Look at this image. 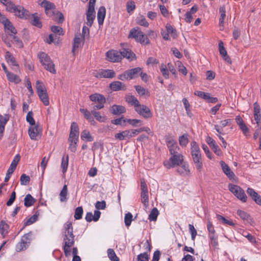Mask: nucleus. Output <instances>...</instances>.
Wrapping results in <instances>:
<instances>
[{
    "mask_svg": "<svg viewBox=\"0 0 261 261\" xmlns=\"http://www.w3.org/2000/svg\"><path fill=\"white\" fill-rule=\"evenodd\" d=\"M65 235L64 238L63 250L65 255L67 257L70 255V247L74 244V235L71 222H67L65 224Z\"/></svg>",
    "mask_w": 261,
    "mask_h": 261,
    "instance_id": "f257e3e1",
    "label": "nucleus"
},
{
    "mask_svg": "<svg viewBox=\"0 0 261 261\" xmlns=\"http://www.w3.org/2000/svg\"><path fill=\"white\" fill-rule=\"evenodd\" d=\"M5 6L7 11L14 13L16 16L20 18L28 19L30 15L29 12L22 6H16L11 1L8 2Z\"/></svg>",
    "mask_w": 261,
    "mask_h": 261,
    "instance_id": "f03ea898",
    "label": "nucleus"
},
{
    "mask_svg": "<svg viewBox=\"0 0 261 261\" xmlns=\"http://www.w3.org/2000/svg\"><path fill=\"white\" fill-rule=\"evenodd\" d=\"M191 153L197 169L200 171L202 168L201 152L199 146L195 141L191 143Z\"/></svg>",
    "mask_w": 261,
    "mask_h": 261,
    "instance_id": "7ed1b4c3",
    "label": "nucleus"
},
{
    "mask_svg": "<svg viewBox=\"0 0 261 261\" xmlns=\"http://www.w3.org/2000/svg\"><path fill=\"white\" fill-rule=\"evenodd\" d=\"M39 61L44 68L52 73H56L55 65L49 56L44 53H40L38 55Z\"/></svg>",
    "mask_w": 261,
    "mask_h": 261,
    "instance_id": "20e7f679",
    "label": "nucleus"
},
{
    "mask_svg": "<svg viewBox=\"0 0 261 261\" xmlns=\"http://www.w3.org/2000/svg\"><path fill=\"white\" fill-rule=\"evenodd\" d=\"M229 190L239 200L243 202L247 201V196L244 191L239 186L230 184L228 186Z\"/></svg>",
    "mask_w": 261,
    "mask_h": 261,
    "instance_id": "39448f33",
    "label": "nucleus"
},
{
    "mask_svg": "<svg viewBox=\"0 0 261 261\" xmlns=\"http://www.w3.org/2000/svg\"><path fill=\"white\" fill-rule=\"evenodd\" d=\"M184 160L183 155L177 153L172 155V156L164 162V166L168 169L173 167L175 166H179Z\"/></svg>",
    "mask_w": 261,
    "mask_h": 261,
    "instance_id": "423d86ee",
    "label": "nucleus"
},
{
    "mask_svg": "<svg viewBox=\"0 0 261 261\" xmlns=\"http://www.w3.org/2000/svg\"><path fill=\"white\" fill-rule=\"evenodd\" d=\"M90 100L94 102L95 105L93 109L94 110H98L104 107V104L106 102V98L101 94L98 93H94L89 96Z\"/></svg>",
    "mask_w": 261,
    "mask_h": 261,
    "instance_id": "0eeeda50",
    "label": "nucleus"
},
{
    "mask_svg": "<svg viewBox=\"0 0 261 261\" xmlns=\"http://www.w3.org/2000/svg\"><path fill=\"white\" fill-rule=\"evenodd\" d=\"M28 134L32 140H38L41 137L42 129L38 125H33L29 128Z\"/></svg>",
    "mask_w": 261,
    "mask_h": 261,
    "instance_id": "6e6552de",
    "label": "nucleus"
},
{
    "mask_svg": "<svg viewBox=\"0 0 261 261\" xmlns=\"http://www.w3.org/2000/svg\"><path fill=\"white\" fill-rule=\"evenodd\" d=\"M135 110L139 115L145 119L150 118L152 116L150 109L144 105L139 104Z\"/></svg>",
    "mask_w": 261,
    "mask_h": 261,
    "instance_id": "1a4fd4ad",
    "label": "nucleus"
},
{
    "mask_svg": "<svg viewBox=\"0 0 261 261\" xmlns=\"http://www.w3.org/2000/svg\"><path fill=\"white\" fill-rule=\"evenodd\" d=\"M135 129H129L125 130L121 132L116 134L115 138L119 140H124L125 139H129L136 136V133Z\"/></svg>",
    "mask_w": 261,
    "mask_h": 261,
    "instance_id": "9d476101",
    "label": "nucleus"
},
{
    "mask_svg": "<svg viewBox=\"0 0 261 261\" xmlns=\"http://www.w3.org/2000/svg\"><path fill=\"white\" fill-rule=\"evenodd\" d=\"M108 60L112 62H118L121 60V51L115 50L108 51L106 54Z\"/></svg>",
    "mask_w": 261,
    "mask_h": 261,
    "instance_id": "9b49d317",
    "label": "nucleus"
},
{
    "mask_svg": "<svg viewBox=\"0 0 261 261\" xmlns=\"http://www.w3.org/2000/svg\"><path fill=\"white\" fill-rule=\"evenodd\" d=\"M166 144L171 155L178 153L179 147L177 146L175 140L171 138L167 139Z\"/></svg>",
    "mask_w": 261,
    "mask_h": 261,
    "instance_id": "f8f14e48",
    "label": "nucleus"
},
{
    "mask_svg": "<svg viewBox=\"0 0 261 261\" xmlns=\"http://www.w3.org/2000/svg\"><path fill=\"white\" fill-rule=\"evenodd\" d=\"M116 73L113 70L100 69L95 76L98 78H113L115 77Z\"/></svg>",
    "mask_w": 261,
    "mask_h": 261,
    "instance_id": "ddd939ff",
    "label": "nucleus"
},
{
    "mask_svg": "<svg viewBox=\"0 0 261 261\" xmlns=\"http://www.w3.org/2000/svg\"><path fill=\"white\" fill-rule=\"evenodd\" d=\"M194 94L201 98L207 100L209 102L215 103L218 101L217 97H211L210 94L200 91H195Z\"/></svg>",
    "mask_w": 261,
    "mask_h": 261,
    "instance_id": "4468645a",
    "label": "nucleus"
},
{
    "mask_svg": "<svg viewBox=\"0 0 261 261\" xmlns=\"http://www.w3.org/2000/svg\"><path fill=\"white\" fill-rule=\"evenodd\" d=\"M86 15L87 24L88 26L91 27L95 17L94 8L93 7L92 5H91L90 7H89Z\"/></svg>",
    "mask_w": 261,
    "mask_h": 261,
    "instance_id": "2eb2a0df",
    "label": "nucleus"
},
{
    "mask_svg": "<svg viewBox=\"0 0 261 261\" xmlns=\"http://www.w3.org/2000/svg\"><path fill=\"white\" fill-rule=\"evenodd\" d=\"M220 163L223 172L230 180L234 179L235 178V175L231 170L229 167L223 161H221Z\"/></svg>",
    "mask_w": 261,
    "mask_h": 261,
    "instance_id": "dca6fc26",
    "label": "nucleus"
},
{
    "mask_svg": "<svg viewBox=\"0 0 261 261\" xmlns=\"http://www.w3.org/2000/svg\"><path fill=\"white\" fill-rule=\"evenodd\" d=\"M84 39L85 38H83V36L81 35L80 33H77L75 35L72 52L74 53L76 48L81 46L82 44L84 42Z\"/></svg>",
    "mask_w": 261,
    "mask_h": 261,
    "instance_id": "f3484780",
    "label": "nucleus"
},
{
    "mask_svg": "<svg viewBox=\"0 0 261 261\" xmlns=\"http://www.w3.org/2000/svg\"><path fill=\"white\" fill-rule=\"evenodd\" d=\"M9 115L8 114H5V115L0 114V139L3 136L5 125L9 121Z\"/></svg>",
    "mask_w": 261,
    "mask_h": 261,
    "instance_id": "a211bd4d",
    "label": "nucleus"
},
{
    "mask_svg": "<svg viewBox=\"0 0 261 261\" xmlns=\"http://www.w3.org/2000/svg\"><path fill=\"white\" fill-rule=\"evenodd\" d=\"M5 59L7 63L10 66H11L12 68L14 67H16L17 69H18L19 66L17 63L15 58L13 57L12 54L8 51H6V53Z\"/></svg>",
    "mask_w": 261,
    "mask_h": 261,
    "instance_id": "6ab92c4d",
    "label": "nucleus"
},
{
    "mask_svg": "<svg viewBox=\"0 0 261 261\" xmlns=\"http://www.w3.org/2000/svg\"><path fill=\"white\" fill-rule=\"evenodd\" d=\"M41 6L44 8L46 14L49 16L53 14L51 11L55 9V6L53 3L46 0H44L42 2Z\"/></svg>",
    "mask_w": 261,
    "mask_h": 261,
    "instance_id": "aec40b11",
    "label": "nucleus"
},
{
    "mask_svg": "<svg viewBox=\"0 0 261 261\" xmlns=\"http://www.w3.org/2000/svg\"><path fill=\"white\" fill-rule=\"evenodd\" d=\"M100 215V212L97 210L94 211V215L92 212H88L86 214L85 219L88 222H91L92 221L96 222L99 219Z\"/></svg>",
    "mask_w": 261,
    "mask_h": 261,
    "instance_id": "412c9836",
    "label": "nucleus"
},
{
    "mask_svg": "<svg viewBox=\"0 0 261 261\" xmlns=\"http://www.w3.org/2000/svg\"><path fill=\"white\" fill-rule=\"evenodd\" d=\"M219 49L220 55L222 56L223 59L229 64L231 63V61L229 57L227 55V51H226L222 42L219 43Z\"/></svg>",
    "mask_w": 261,
    "mask_h": 261,
    "instance_id": "4be33fe9",
    "label": "nucleus"
},
{
    "mask_svg": "<svg viewBox=\"0 0 261 261\" xmlns=\"http://www.w3.org/2000/svg\"><path fill=\"white\" fill-rule=\"evenodd\" d=\"M110 111L114 115H120L125 112V109L122 106L114 105L110 108Z\"/></svg>",
    "mask_w": 261,
    "mask_h": 261,
    "instance_id": "5701e85b",
    "label": "nucleus"
},
{
    "mask_svg": "<svg viewBox=\"0 0 261 261\" xmlns=\"http://www.w3.org/2000/svg\"><path fill=\"white\" fill-rule=\"evenodd\" d=\"M139 36H142V38H144V34L139 29V28L132 29L129 34L128 37L134 38L136 40L138 39Z\"/></svg>",
    "mask_w": 261,
    "mask_h": 261,
    "instance_id": "b1692460",
    "label": "nucleus"
},
{
    "mask_svg": "<svg viewBox=\"0 0 261 261\" xmlns=\"http://www.w3.org/2000/svg\"><path fill=\"white\" fill-rule=\"evenodd\" d=\"M126 58L130 61L136 59V55L129 49L123 48L121 51V58Z\"/></svg>",
    "mask_w": 261,
    "mask_h": 261,
    "instance_id": "393cba45",
    "label": "nucleus"
},
{
    "mask_svg": "<svg viewBox=\"0 0 261 261\" xmlns=\"http://www.w3.org/2000/svg\"><path fill=\"white\" fill-rule=\"evenodd\" d=\"M110 87L113 91L125 90L126 87L121 82L119 81H115L111 83Z\"/></svg>",
    "mask_w": 261,
    "mask_h": 261,
    "instance_id": "a878e982",
    "label": "nucleus"
},
{
    "mask_svg": "<svg viewBox=\"0 0 261 261\" xmlns=\"http://www.w3.org/2000/svg\"><path fill=\"white\" fill-rule=\"evenodd\" d=\"M106 16V9L104 7L101 6L99 8L97 13V20L99 25H102Z\"/></svg>",
    "mask_w": 261,
    "mask_h": 261,
    "instance_id": "bb28decb",
    "label": "nucleus"
},
{
    "mask_svg": "<svg viewBox=\"0 0 261 261\" xmlns=\"http://www.w3.org/2000/svg\"><path fill=\"white\" fill-rule=\"evenodd\" d=\"M5 32L9 35L13 36L17 33V31L10 21L4 25Z\"/></svg>",
    "mask_w": 261,
    "mask_h": 261,
    "instance_id": "cd10ccee",
    "label": "nucleus"
},
{
    "mask_svg": "<svg viewBox=\"0 0 261 261\" xmlns=\"http://www.w3.org/2000/svg\"><path fill=\"white\" fill-rule=\"evenodd\" d=\"M79 128L75 122H72L70 127V133L69 138H79Z\"/></svg>",
    "mask_w": 261,
    "mask_h": 261,
    "instance_id": "c85d7f7f",
    "label": "nucleus"
},
{
    "mask_svg": "<svg viewBox=\"0 0 261 261\" xmlns=\"http://www.w3.org/2000/svg\"><path fill=\"white\" fill-rule=\"evenodd\" d=\"M232 120L230 119H225L223 120L220 121V126H219L218 125H215V129L220 134H221V130L220 127H225L227 125H230Z\"/></svg>",
    "mask_w": 261,
    "mask_h": 261,
    "instance_id": "c756f323",
    "label": "nucleus"
},
{
    "mask_svg": "<svg viewBox=\"0 0 261 261\" xmlns=\"http://www.w3.org/2000/svg\"><path fill=\"white\" fill-rule=\"evenodd\" d=\"M9 226L4 221H1L0 222V233L3 237V238H5L7 234L8 233V229Z\"/></svg>",
    "mask_w": 261,
    "mask_h": 261,
    "instance_id": "7c9ffc66",
    "label": "nucleus"
},
{
    "mask_svg": "<svg viewBox=\"0 0 261 261\" xmlns=\"http://www.w3.org/2000/svg\"><path fill=\"white\" fill-rule=\"evenodd\" d=\"M142 69L140 67H136L132 69L127 70L129 80L136 78L138 76L140 73H141Z\"/></svg>",
    "mask_w": 261,
    "mask_h": 261,
    "instance_id": "2f4dec72",
    "label": "nucleus"
},
{
    "mask_svg": "<svg viewBox=\"0 0 261 261\" xmlns=\"http://www.w3.org/2000/svg\"><path fill=\"white\" fill-rule=\"evenodd\" d=\"M67 186L65 185L59 194L60 200L61 202H66L68 199Z\"/></svg>",
    "mask_w": 261,
    "mask_h": 261,
    "instance_id": "473e14b6",
    "label": "nucleus"
},
{
    "mask_svg": "<svg viewBox=\"0 0 261 261\" xmlns=\"http://www.w3.org/2000/svg\"><path fill=\"white\" fill-rule=\"evenodd\" d=\"M79 138H69L68 141L69 142V149L72 152H75L76 150L77 142Z\"/></svg>",
    "mask_w": 261,
    "mask_h": 261,
    "instance_id": "72a5a7b5",
    "label": "nucleus"
},
{
    "mask_svg": "<svg viewBox=\"0 0 261 261\" xmlns=\"http://www.w3.org/2000/svg\"><path fill=\"white\" fill-rule=\"evenodd\" d=\"M178 141L179 145L182 147H185L189 142V135L187 134H184L179 137Z\"/></svg>",
    "mask_w": 261,
    "mask_h": 261,
    "instance_id": "f704fd0d",
    "label": "nucleus"
},
{
    "mask_svg": "<svg viewBox=\"0 0 261 261\" xmlns=\"http://www.w3.org/2000/svg\"><path fill=\"white\" fill-rule=\"evenodd\" d=\"M237 214L242 220L246 221L248 223H250L252 221V219L250 215L243 211L240 210H238L237 211Z\"/></svg>",
    "mask_w": 261,
    "mask_h": 261,
    "instance_id": "c9c22d12",
    "label": "nucleus"
},
{
    "mask_svg": "<svg viewBox=\"0 0 261 261\" xmlns=\"http://www.w3.org/2000/svg\"><path fill=\"white\" fill-rule=\"evenodd\" d=\"M35 202V199L30 194H27L24 199V205L26 207H30Z\"/></svg>",
    "mask_w": 261,
    "mask_h": 261,
    "instance_id": "e433bc0d",
    "label": "nucleus"
},
{
    "mask_svg": "<svg viewBox=\"0 0 261 261\" xmlns=\"http://www.w3.org/2000/svg\"><path fill=\"white\" fill-rule=\"evenodd\" d=\"M38 95L40 99L45 106H46L49 105V98L46 91L44 92L38 93Z\"/></svg>",
    "mask_w": 261,
    "mask_h": 261,
    "instance_id": "4c0bfd02",
    "label": "nucleus"
},
{
    "mask_svg": "<svg viewBox=\"0 0 261 261\" xmlns=\"http://www.w3.org/2000/svg\"><path fill=\"white\" fill-rule=\"evenodd\" d=\"M68 161H69V157L68 155H63L62 159V162H61V168L62 170V172L63 173H65L68 168Z\"/></svg>",
    "mask_w": 261,
    "mask_h": 261,
    "instance_id": "58836bf2",
    "label": "nucleus"
},
{
    "mask_svg": "<svg viewBox=\"0 0 261 261\" xmlns=\"http://www.w3.org/2000/svg\"><path fill=\"white\" fill-rule=\"evenodd\" d=\"M126 101L131 105L134 107L135 109L138 107V106L140 104L139 101L138 99L134 96L132 95H128L126 97Z\"/></svg>",
    "mask_w": 261,
    "mask_h": 261,
    "instance_id": "ea45409f",
    "label": "nucleus"
},
{
    "mask_svg": "<svg viewBox=\"0 0 261 261\" xmlns=\"http://www.w3.org/2000/svg\"><path fill=\"white\" fill-rule=\"evenodd\" d=\"M6 75L8 80L11 82L17 84L21 81V80L18 76L10 72L8 73Z\"/></svg>",
    "mask_w": 261,
    "mask_h": 261,
    "instance_id": "a19ab883",
    "label": "nucleus"
},
{
    "mask_svg": "<svg viewBox=\"0 0 261 261\" xmlns=\"http://www.w3.org/2000/svg\"><path fill=\"white\" fill-rule=\"evenodd\" d=\"M91 114L97 121L100 122H103L107 120V117L106 116L101 115L99 112H97L96 110H94L93 109L91 111Z\"/></svg>",
    "mask_w": 261,
    "mask_h": 261,
    "instance_id": "79ce46f5",
    "label": "nucleus"
},
{
    "mask_svg": "<svg viewBox=\"0 0 261 261\" xmlns=\"http://www.w3.org/2000/svg\"><path fill=\"white\" fill-rule=\"evenodd\" d=\"M81 139L83 140L87 141H92L93 140V137L90 135V132L87 130H84L81 135Z\"/></svg>",
    "mask_w": 261,
    "mask_h": 261,
    "instance_id": "37998d69",
    "label": "nucleus"
},
{
    "mask_svg": "<svg viewBox=\"0 0 261 261\" xmlns=\"http://www.w3.org/2000/svg\"><path fill=\"white\" fill-rule=\"evenodd\" d=\"M141 197L142 203L145 207H147L148 205V191H141Z\"/></svg>",
    "mask_w": 261,
    "mask_h": 261,
    "instance_id": "c03bdc74",
    "label": "nucleus"
},
{
    "mask_svg": "<svg viewBox=\"0 0 261 261\" xmlns=\"http://www.w3.org/2000/svg\"><path fill=\"white\" fill-rule=\"evenodd\" d=\"M107 253L108 257L111 261H119L118 257L113 249H108Z\"/></svg>",
    "mask_w": 261,
    "mask_h": 261,
    "instance_id": "a18cd8bd",
    "label": "nucleus"
},
{
    "mask_svg": "<svg viewBox=\"0 0 261 261\" xmlns=\"http://www.w3.org/2000/svg\"><path fill=\"white\" fill-rule=\"evenodd\" d=\"M177 170L179 174L183 175H188L190 172L188 166L186 164L179 166Z\"/></svg>",
    "mask_w": 261,
    "mask_h": 261,
    "instance_id": "49530a36",
    "label": "nucleus"
},
{
    "mask_svg": "<svg viewBox=\"0 0 261 261\" xmlns=\"http://www.w3.org/2000/svg\"><path fill=\"white\" fill-rule=\"evenodd\" d=\"M159 211L158 209L155 207L153 208L150 214L149 215L148 219L151 221H155L157 219V217L159 215Z\"/></svg>",
    "mask_w": 261,
    "mask_h": 261,
    "instance_id": "de8ad7c7",
    "label": "nucleus"
},
{
    "mask_svg": "<svg viewBox=\"0 0 261 261\" xmlns=\"http://www.w3.org/2000/svg\"><path fill=\"white\" fill-rule=\"evenodd\" d=\"M32 233L31 232L24 234L21 239V241L23 242L25 244H27L28 246H29L31 241L32 240Z\"/></svg>",
    "mask_w": 261,
    "mask_h": 261,
    "instance_id": "09e8293b",
    "label": "nucleus"
},
{
    "mask_svg": "<svg viewBox=\"0 0 261 261\" xmlns=\"http://www.w3.org/2000/svg\"><path fill=\"white\" fill-rule=\"evenodd\" d=\"M217 218L218 220L221 221L223 224H227L230 226H234V223L231 220H227L224 217L220 215H216Z\"/></svg>",
    "mask_w": 261,
    "mask_h": 261,
    "instance_id": "8fccbe9b",
    "label": "nucleus"
},
{
    "mask_svg": "<svg viewBox=\"0 0 261 261\" xmlns=\"http://www.w3.org/2000/svg\"><path fill=\"white\" fill-rule=\"evenodd\" d=\"M28 247V246L20 240V241L16 244L15 250L17 252H20L25 250Z\"/></svg>",
    "mask_w": 261,
    "mask_h": 261,
    "instance_id": "3c124183",
    "label": "nucleus"
},
{
    "mask_svg": "<svg viewBox=\"0 0 261 261\" xmlns=\"http://www.w3.org/2000/svg\"><path fill=\"white\" fill-rule=\"evenodd\" d=\"M80 112L84 115L85 118L88 120L93 121V118L91 116V112H90L87 109H80Z\"/></svg>",
    "mask_w": 261,
    "mask_h": 261,
    "instance_id": "603ef678",
    "label": "nucleus"
},
{
    "mask_svg": "<svg viewBox=\"0 0 261 261\" xmlns=\"http://www.w3.org/2000/svg\"><path fill=\"white\" fill-rule=\"evenodd\" d=\"M83 214V210L82 206L77 207L75 210L74 217L76 220L81 219Z\"/></svg>",
    "mask_w": 261,
    "mask_h": 261,
    "instance_id": "864d4df0",
    "label": "nucleus"
},
{
    "mask_svg": "<svg viewBox=\"0 0 261 261\" xmlns=\"http://www.w3.org/2000/svg\"><path fill=\"white\" fill-rule=\"evenodd\" d=\"M137 23L141 26L148 27L149 25L148 22L146 21V19L143 16H141L137 18Z\"/></svg>",
    "mask_w": 261,
    "mask_h": 261,
    "instance_id": "5fc2aeb1",
    "label": "nucleus"
},
{
    "mask_svg": "<svg viewBox=\"0 0 261 261\" xmlns=\"http://www.w3.org/2000/svg\"><path fill=\"white\" fill-rule=\"evenodd\" d=\"M30 180V176L25 174H22L20 178V182L21 185H27Z\"/></svg>",
    "mask_w": 261,
    "mask_h": 261,
    "instance_id": "6e6d98bb",
    "label": "nucleus"
},
{
    "mask_svg": "<svg viewBox=\"0 0 261 261\" xmlns=\"http://www.w3.org/2000/svg\"><path fill=\"white\" fill-rule=\"evenodd\" d=\"M135 89L137 91L138 93L141 96L145 95H149L148 91L146 89H145V88L140 86H136Z\"/></svg>",
    "mask_w": 261,
    "mask_h": 261,
    "instance_id": "4d7b16f0",
    "label": "nucleus"
},
{
    "mask_svg": "<svg viewBox=\"0 0 261 261\" xmlns=\"http://www.w3.org/2000/svg\"><path fill=\"white\" fill-rule=\"evenodd\" d=\"M36 89L37 94L44 92V91H46V89L44 86V85L42 83H41L40 81H37L36 82Z\"/></svg>",
    "mask_w": 261,
    "mask_h": 261,
    "instance_id": "13d9d810",
    "label": "nucleus"
},
{
    "mask_svg": "<svg viewBox=\"0 0 261 261\" xmlns=\"http://www.w3.org/2000/svg\"><path fill=\"white\" fill-rule=\"evenodd\" d=\"M167 32L171 34L173 38H175L177 36L176 30L169 24H167L166 26Z\"/></svg>",
    "mask_w": 261,
    "mask_h": 261,
    "instance_id": "bf43d9fd",
    "label": "nucleus"
},
{
    "mask_svg": "<svg viewBox=\"0 0 261 261\" xmlns=\"http://www.w3.org/2000/svg\"><path fill=\"white\" fill-rule=\"evenodd\" d=\"M32 17L33 18V20H31L32 24L38 28H41L42 25L38 17L33 14Z\"/></svg>",
    "mask_w": 261,
    "mask_h": 261,
    "instance_id": "052dcab7",
    "label": "nucleus"
},
{
    "mask_svg": "<svg viewBox=\"0 0 261 261\" xmlns=\"http://www.w3.org/2000/svg\"><path fill=\"white\" fill-rule=\"evenodd\" d=\"M242 235L244 237L248 239V240L252 244H254L256 243V239H255V237L254 236H252L251 234H250L247 232L243 231L242 233Z\"/></svg>",
    "mask_w": 261,
    "mask_h": 261,
    "instance_id": "680f3d73",
    "label": "nucleus"
},
{
    "mask_svg": "<svg viewBox=\"0 0 261 261\" xmlns=\"http://www.w3.org/2000/svg\"><path fill=\"white\" fill-rule=\"evenodd\" d=\"M26 120L31 126L35 125V121L33 118V113L32 111H30L28 113Z\"/></svg>",
    "mask_w": 261,
    "mask_h": 261,
    "instance_id": "e2e57ef3",
    "label": "nucleus"
},
{
    "mask_svg": "<svg viewBox=\"0 0 261 261\" xmlns=\"http://www.w3.org/2000/svg\"><path fill=\"white\" fill-rule=\"evenodd\" d=\"M207 229L209 232L208 237H211L212 236H215V230L214 227L212 224V223L208 221L207 223Z\"/></svg>",
    "mask_w": 261,
    "mask_h": 261,
    "instance_id": "0e129e2a",
    "label": "nucleus"
},
{
    "mask_svg": "<svg viewBox=\"0 0 261 261\" xmlns=\"http://www.w3.org/2000/svg\"><path fill=\"white\" fill-rule=\"evenodd\" d=\"M37 221L36 216H32V217L26 219L24 221V227L28 225H30L35 222Z\"/></svg>",
    "mask_w": 261,
    "mask_h": 261,
    "instance_id": "69168bd1",
    "label": "nucleus"
},
{
    "mask_svg": "<svg viewBox=\"0 0 261 261\" xmlns=\"http://www.w3.org/2000/svg\"><path fill=\"white\" fill-rule=\"evenodd\" d=\"M160 70L163 75L166 78L169 77V72L167 66L165 64H161L160 67Z\"/></svg>",
    "mask_w": 261,
    "mask_h": 261,
    "instance_id": "338daca9",
    "label": "nucleus"
},
{
    "mask_svg": "<svg viewBox=\"0 0 261 261\" xmlns=\"http://www.w3.org/2000/svg\"><path fill=\"white\" fill-rule=\"evenodd\" d=\"M133 215L130 213H128L125 214L124 217V222L126 226H130L132 221Z\"/></svg>",
    "mask_w": 261,
    "mask_h": 261,
    "instance_id": "774afa93",
    "label": "nucleus"
}]
</instances>
